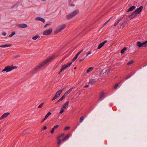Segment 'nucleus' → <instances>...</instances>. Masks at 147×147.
I'll return each mask as SVG.
<instances>
[{"label":"nucleus","mask_w":147,"mask_h":147,"mask_svg":"<svg viewBox=\"0 0 147 147\" xmlns=\"http://www.w3.org/2000/svg\"><path fill=\"white\" fill-rule=\"evenodd\" d=\"M64 136V133H62L59 135L57 137V143L58 145H59L61 144L62 141L63 142L65 140L67 139L69 137V135H67L65 138H63V139L62 140H61L60 139V138L63 137Z\"/></svg>","instance_id":"nucleus-1"},{"label":"nucleus","mask_w":147,"mask_h":147,"mask_svg":"<svg viewBox=\"0 0 147 147\" xmlns=\"http://www.w3.org/2000/svg\"><path fill=\"white\" fill-rule=\"evenodd\" d=\"M143 8V7L142 6L140 7L139 8H138L131 15H130L129 17L131 19H132L135 16H136L142 10Z\"/></svg>","instance_id":"nucleus-2"},{"label":"nucleus","mask_w":147,"mask_h":147,"mask_svg":"<svg viewBox=\"0 0 147 147\" xmlns=\"http://www.w3.org/2000/svg\"><path fill=\"white\" fill-rule=\"evenodd\" d=\"M53 58V56L43 61L39 65H37V67H38L39 69H40L42 68L45 65L49 63V62H50V61H51V60Z\"/></svg>","instance_id":"nucleus-3"},{"label":"nucleus","mask_w":147,"mask_h":147,"mask_svg":"<svg viewBox=\"0 0 147 147\" xmlns=\"http://www.w3.org/2000/svg\"><path fill=\"white\" fill-rule=\"evenodd\" d=\"M17 68V67L14 66L13 65L7 66L5 67V68L1 71V72L5 71L6 72H10L13 69H16Z\"/></svg>","instance_id":"nucleus-4"},{"label":"nucleus","mask_w":147,"mask_h":147,"mask_svg":"<svg viewBox=\"0 0 147 147\" xmlns=\"http://www.w3.org/2000/svg\"><path fill=\"white\" fill-rule=\"evenodd\" d=\"M65 24H62L56 27L54 31L55 33H57L64 29L66 27Z\"/></svg>","instance_id":"nucleus-5"},{"label":"nucleus","mask_w":147,"mask_h":147,"mask_svg":"<svg viewBox=\"0 0 147 147\" xmlns=\"http://www.w3.org/2000/svg\"><path fill=\"white\" fill-rule=\"evenodd\" d=\"M137 46H138L139 47H144L147 46V40L143 43H141L140 41L138 42H137Z\"/></svg>","instance_id":"nucleus-6"},{"label":"nucleus","mask_w":147,"mask_h":147,"mask_svg":"<svg viewBox=\"0 0 147 147\" xmlns=\"http://www.w3.org/2000/svg\"><path fill=\"white\" fill-rule=\"evenodd\" d=\"M52 28H50L49 29L45 31L43 33V34L45 35L50 34L52 33Z\"/></svg>","instance_id":"nucleus-7"},{"label":"nucleus","mask_w":147,"mask_h":147,"mask_svg":"<svg viewBox=\"0 0 147 147\" xmlns=\"http://www.w3.org/2000/svg\"><path fill=\"white\" fill-rule=\"evenodd\" d=\"M17 27L20 28H26L28 27V25L25 24H17L16 25Z\"/></svg>","instance_id":"nucleus-8"},{"label":"nucleus","mask_w":147,"mask_h":147,"mask_svg":"<svg viewBox=\"0 0 147 147\" xmlns=\"http://www.w3.org/2000/svg\"><path fill=\"white\" fill-rule=\"evenodd\" d=\"M35 20L37 21H40L44 23L45 22V20L44 19L40 17H37L35 18Z\"/></svg>","instance_id":"nucleus-9"},{"label":"nucleus","mask_w":147,"mask_h":147,"mask_svg":"<svg viewBox=\"0 0 147 147\" xmlns=\"http://www.w3.org/2000/svg\"><path fill=\"white\" fill-rule=\"evenodd\" d=\"M10 114L8 112L4 113L0 118V120H1L7 117Z\"/></svg>","instance_id":"nucleus-10"},{"label":"nucleus","mask_w":147,"mask_h":147,"mask_svg":"<svg viewBox=\"0 0 147 147\" xmlns=\"http://www.w3.org/2000/svg\"><path fill=\"white\" fill-rule=\"evenodd\" d=\"M79 12V10L78 9H76L71 13L73 17L75 16L78 14Z\"/></svg>","instance_id":"nucleus-11"},{"label":"nucleus","mask_w":147,"mask_h":147,"mask_svg":"<svg viewBox=\"0 0 147 147\" xmlns=\"http://www.w3.org/2000/svg\"><path fill=\"white\" fill-rule=\"evenodd\" d=\"M39 69L37 66L31 70V72L32 74H35Z\"/></svg>","instance_id":"nucleus-12"},{"label":"nucleus","mask_w":147,"mask_h":147,"mask_svg":"<svg viewBox=\"0 0 147 147\" xmlns=\"http://www.w3.org/2000/svg\"><path fill=\"white\" fill-rule=\"evenodd\" d=\"M107 42V40L104 41L102 43H100V44L98 47H97L98 49H100Z\"/></svg>","instance_id":"nucleus-13"},{"label":"nucleus","mask_w":147,"mask_h":147,"mask_svg":"<svg viewBox=\"0 0 147 147\" xmlns=\"http://www.w3.org/2000/svg\"><path fill=\"white\" fill-rule=\"evenodd\" d=\"M73 17V15L71 13L67 15L66 16V18L67 20H70Z\"/></svg>","instance_id":"nucleus-14"},{"label":"nucleus","mask_w":147,"mask_h":147,"mask_svg":"<svg viewBox=\"0 0 147 147\" xmlns=\"http://www.w3.org/2000/svg\"><path fill=\"white\" fill-rule=\"evenodd\" d=\"M62 91V90H59L56 92V94L55 96L57 98L60 95Z\"/></svg>","instance_id":"nucleus-15"},{"label":"nucleus","mask_w":147,"mask_h":147,"mask_svg":"<svg viewBox=\"0 0 147 147\" xmlns=\"http://www.w3.org/2000/svg\"><path fill=\"white\" fill-rule=\"evenodd\" d=\"M69 103V102L67 101L65 103L63 106L61 107L63 109H67L68 107V105Z\"/></svg>","instance_id":"nucleus-16"},{"label":"nucleus","mask_w":147,"mask_h":147,"mask_svg":"<svg viewBox=\"0 0 147 147\" xmlns=\"http://www.w3.org/2000/svg\"><path fill=\"white\" fill-rule=\"evenodd\" d=\"M67 68L66 67L65 65H63L59 73V74H60L61 72L64 71Z\"/></svg>","instance_id":"nucleus-17"},{"label":"nucleus","mask_w":147,"mask_h":147,"mask_svg":"<svg viewBox=\"0 0 147 147\" xmlns=\"http://www.w3.org/2000/svg\"><path fill=\"white\" fill-rule=\"evenodd\" d=\"M73 87H72L70 88V89H69L64 94V96L65 97L68 94H69L71 92V91L72 90L73 88Z\"/></svg>","instance_id":"nucleus-18"},{"label":"nucleus","mask_w":147,"mask_h":147,"mask_svg":"<svg viewBox=\"0 0 147 147\" xmlns=\"http://www.w3.org/2000/svg\"><path fill=\"white\" fill-rule=\"evenodd\" d=\"M94 69V68L93 67H90L87 70L86 73L88 74L90 73Z\"/></svg>","instance_id":"nucleus-19"},{"label":"nucleus","mask_w":147,"mask_h":147,"mask_svg":"<svg viewBox=\"0 0 147 147\" xmlns=\"http://www.w3.org/2000/svg\"><path fill=\"white\" fill-rule=\"evenodd\" d=\"M104 96V93L103 92H101L100 95L99 100H101L103 99Z\"/></svg>","instance_id":"nucleus-20"},{"label":"nucleus","mask_w":147,"mask_h":147,"mask_svg":"<svg viewBox=\"0 0 147 147\" xmlns=\"http://www.w3.org/2000/svg\"><path fill=\"white\" fill-rule=\"evenodd\" d=\"M11 45V44H7V45H0V47L5 48L6 47H10Z\"/></svg>","instance_id":"nucleus-21"},{"label":"nucleus","mask_w":147,"mask_h":147,"mask_svg":"<svg viewBox=\"0 0 147 147\" xmlns=\"http://www.w3.org/2000/svg\"><path fill=\"white\" fill-rule=\"evenodd\" d=\"M98 81L97 79H91L90 80L89 82L90 83H91L92 84H94L96 82Z\"/></svg>","instance_id":"nucleus-22"},{"label":"nucleus","mask_w":147,"mask_h":147,"mask_svg":"<svg viewBox=\"0 0 147 147\" xmlns=\"http://www.w3.org/2000/svg\"><path fill=\"white\" fill-rule=\"evenodd\" d=\"M136 8L135 6H132L130 7L128 10H127V12H128L133 10Z\"/></svg>","instance_id":"nucleus-23"},{"label":"nucleus","mask_w":147,"mask_h":147,"mask_svg":"<svg viewBox=\"0 0 147 147\" xmlns=\"http://www.w3.org/2000/svg\"><path fill=\"white\" fill-rule=\"evenodd\" d=\"M123 19V18H120L119 20H118L115 23L114 26H116L119 23L120 20H121Z\"/></svg>","instance_id":"nucleus-24"},{"label":"nucleus","mask_w":147,"mask_h":147,"mask_svg":"<svg viewBox=\"0 0 147 147\" xmlns=\"http://www.w3.org/2000/svg\"><path fill=\"white\" fill-rule=\"evenodd\" d=\"M40 36H39L38 35H36L35 36H33L32 37V39L34 40H36L38 38H39Z\"/></svg>","instance_id":"nucleus-25"},{"label":"nucleus","mask_w":147,"mask_h":147,"mask_svg":"<svg viewBox=\"0 0 147 147\" xmlns=\"http://www.w3.org/2000/svg\"><path fill=\"white\" fill-rule=\"evenodd\" d=\"M51 113H50V112H49L48 113L45 115V119H46L47 117L51 114Z\"/></svg>","instance_id":"nucleus-26"},{"label":"nucleus","mask_w":147,"mask_h":147,"mask_svg":"<svg viewBox=\"0 0 147 147\" xmlns=\"http://www.w3.org/2000/svg\"><path fill=\"white\" fill-rule=\"evenodd\" d=\"M16 34V32H13L10 34L9 35V37H11L13 36L14 35Z\"/></svg>","instance_id":"nucleus-27"},{"label":"nucleus","mask_w":147,"mask_h":147,"mask_svg":"<svg viewBox=\"0 0 147 147\" xmlns=\"http://www.w3.org/2000/svg\"><path fill=\"white\" fill-rule=\"evenodd\" d=\"M127 48L126 47H124L123 48L121 51V53H124V52L125 51L127 50Z\"/></svg>","instance_id":"nucleus-28"},{"label":"nucleus","mask_w":147,"mask_h":147,"mask_svg":"<svg viewBox=\"0 0 147 147\" xmlns=\"http://www.w3.org/2000/svg\"><path fill=\"white\" fill-rule=\"evenodd\" d=\"M65 97V96L64 95L61 98H60L57 101V102H56V103H58V102H59L62 100Z\"/></svg>","instance_id":"nucleus-29"},{"label":"nucleus","mask_w":147,"mask_h":147,"mask_svg":"<svg viewBox=\"0 0 147 147\" xmlns=\"http://www.w3.org/2000/svg\"><path fill=\"white\" fill-rule=\"evenodd\" d=\"M84 117L83 116H82L81 117L80 119V123H82L84 120Z\"/></svg>","instance_id":"nucleus-30"},{"label":"nucleus","mask_w":147,"mask_h":147,"mask_svg":"<svg viewBox=\"0 0 147 147\" xmlns=\"http://www.w3.org/2000/svg\"><path fill=\"white\" fill-rule=\"evenodd\" d=\"M105 71L107 73H108L111 71V68H109L105 70Z\"/></svg>","instance_id":"nucleus-31"},{"label":"nucleus","mask_w":147,"mask_h":147,"mask_svg":"<svg viewBox=\"0 0 147 147\" xmlns=\"http://www.w3.org/2000/svg\"><path fill=\"white\" fill-rule=\"evenodd\" d=\"M134 62V61L133 60H131L129 61L128 63H127V65H130L132 63H133Z\"/></svg>","instance_id":"nucleus-32"},{"label":"nucleus","mask_w":147,"mask_h":147,"mask_svg":"<svg viewBox=\"0 0 147 147\" xmlns=\"http://www.w3.org/2000/svg\"><path fill=\"white\" fill-rule=\"evenodd\" d=\"M72 62H71L69 63H68L67 64L65 65L66 67H67V68L69 67L72 63Z\"/></svg>","instance_id":"nucleus-33"},{"label":"nucleus","mask_w":147,"mask_h":147,"mask_svg":"<svg viewBox=\"0 0 147 147\" xmlns=\"http://www.w3.org/2000/svg\"><path fill=\"white\" fill-rule=\"evenodd\" d=\"M121 24V26L123 27L127 25V23L126 22H124L123 23V24Z\"/></svg>","instance_id":"nucleus-34"},{"label":"nucleus","mask_w":147,"mask_h":147,"mask_svg":"<svg viewBox=\"0 0 147 147\" xmlns=\"http://www.w3.org/2000/svg\"><path fill=\"white\" fill-rule=\"evenodd\" d=\"M55 129L53 127L52 128L51 130L50 131L51 133V134L53 133Z\"/></svg>","instance_id":"nucleus-35"},{"label":"nucleus","mask_w":147,"mask_h":147,"mask_svg":"<svg viewBox=\"0 0 147 147\" xmlns=\"http://www.w3.org/2000/svg\"><path fill=\"white\" fill-rule=\"evenodd\" d=\"M70 127L69 126H67L64 129V130H66L69 129L70 128Z\"/></svg>","instance_id":"nucleus-36"},{"label":"nucleus","mask_w":147,"mask_h":147,"mask_svg":"<svg viewBox=\"0 0 147 147\" xmlns=\"http://www.w3.org/2000/svg\"><path fill=\"white\" fill-rule=\"evenodd\" d=\"M83 51V50H81L79 52H78L77 54H76V55L77 56H78V55L82 53V51Z\"/></svg>","instance_id":"nucleus-37"},{"label":"nucleus","mask_w":147,"mask_h":147,"mask_svg":"<svg viewBox=\"0 0 147 147\" xmlns=\"http://www.w3.org/2000/svg\"><path fill=\"white\" fill-rule=\"evenodd\" d=\"M64 109H63V108H61V110H60V114H62V113H63V112H64Z\"/></svg>","instance_id":"nucleus-38"},{"label":"nucleus","mask_w":147,"mask_h":147,"mask_svg":"<svg viewBox=\"0 0 147 147\" xmlns=\"http://www.w3.org/2000/svg\"><path fill=\"white\" fill-rule=\"evenodd\" d=\"M44 103H42L40 104L38 106V108H42V105H43Z\"/></svg>","instance_id":"nucleus-39"},{"label":"nucleus","mask_w":147,"mask_h":147,"mask_svg":"<svg viewBox=\"0 0 147 147\" xmlns=\"http://www.w3.org/2000/svg\"><path fill=\"white\" fill-rule=\"evenodd\" d=\"M78 56H77L76 55L75 57L73 59V61H74L75 60L77 59V58H78Z\"/></svg>","instance_id":"nucleus-40"},{"label":"nucleus","mask_w":147,"mask_h":147,"mask_svg":"<svg viewBox=\"0 0 147 147\" xmlns=\"http://www.w3.org/2000/svg\"><path fill=\"white\" fill-rule=\"evenodd\" d=\"M2 34L4 36H5L6 35V32H2Z\"/></svg>","instance_id":"nucleus-41"},{"label":"nucleus","mask_w":147,"mask_h":147,"mask_svg":"<svg viewBox=\"0 0 147 147\" xmlns=\"http://www.w3.org/2000/svg\"><path fill=\"white\" fill-rule=\"evenodd\" d=\"M118 84H115L114 86V88H115V89H116L117 88V87H118Z\"/></svg>","instance_id":"nucleus-42"},{"label":"nucleus","mask_w":147,"mask_h":147,"mask_svg":"<svg viewBox=\"0 0 147 147\" xmlns=\"http://www.w3.org/2000/svg\"><path fill=\"white\" fill-rule=\"evenodd\" d=\"M59 127V125H56L53 128L55 129H56L57 128H58Z\"/></svg>","instance_id":"nucleus-43"},{"label":"nucleus","mask_w":147,"mask_h":147,"mask_svg":"<svg viewBox=\"0 0 147 147\" xmlns=\"http://www.w3.org/2000/svg\"><path fill=\"white\" fill-rule=\"evenodd\" d=\"M110 19H109L108 21L107 22H105V24H104V25H103V26H105L107 23H108V22H109V21L110 20Z\"/></svg>","instance_id":"nucleus-44"},{"label":"nucleus","mask_w":147,"mask_h":147,"mask_svg":"<svg viewBox=\"0 0 147 147\" xmlns=\"http://www.w3.org/2000/svg\"><path fill=\"white\" fill-rule=\"evenodd\" d=\"M92 53V52L90 51H89V52H88V53H87V54L89 55L90 54H91Z\"/></svg>","instance_id":"nucleus-45"},{"label":"nucleus","mask_w":147,"mask_h":147,"mask_svg":"<svg viewBox=\"0 0 147 147\" xmlns=\"http://www.w3.org/2000/svg\"><path fill=\"white\" fill-rule=\"evenodd\" d=\"M57 98L56 97V96H54V97H53V98L52 99V100H54L55 99H56Z\"/></svg>","instance_id":"nucleus-46"},{"label":"nucleus","mask_w":147,"mask_h":147,"mask_svg":"<svg viewBox=\"0 0 147 147\" xmlns=\"http://www.w3.org/2000/svg\"><path fill=\"white\" fill-rule=\"evenodd\" d=\"M47 129V127L46 126H44L43 128V129L45 130L46 129Z\"/></svg>","instance_id":"nucleus-47"},{"label":"nucleus","mask_w":147,"mask_h":147,"mask_svg":"<svg viewBox=\"0 0 147 147\" xmlns=\"http://www.w3.org/2000/svg\"><path fill=\"white\" fill-rule=\"evenodd\" d=\"M48 26H47V25L46 24L44 26V28H46Z\"/></svg>","instance_id":"nucleus-48"},{"label":"nucleus","mask_w":147,"mask_h":147,"mask_svg":"<svg viewBox=\"0 0 147 147\" xmlns=\"http://www.w3.org/2000/svg\"><path fill=\"white\" fill-rule=\"evenodd\" d=\"M84 59H80V62H81V61H82L84 60Z\"/></svg>","instance_id":"nucleus-49"},{"label":"nucleus","mask_w":147,"mask_h":147,"mask_svg":"<svg viewBox=\"0 0 147 147\" xmlns=\"http://www.w3.org/2000/svg\"><path fill=\"white\" fill-rule=\"evenodd\" d=\"M88 55H89L87 54L86 55V56L85 57H84V59H85L86 57H87Z\"/></svg>","instance_id":"nucleus-50"},{"label":"nucleus","mask_w":147,"mask_h":147,"mask_svg":"<svg viewBox=\"0 0 147 147\" xmlns=\"http://www.w3.org/2000/svg\"><path fill=\"white\" fill-rule=\"evenodd\" d=\"M88 87V85H86L84 87V88H87Z\"/></svg>","instance_id":"nucleus-51"},{"label":"nucleus","mask_w":147,"mask_h":147,"mask_svg":"<svg viewBox=\"0 0 147 147\" xmlns=\"http://www.w3.org/2000/svg\"><path fill=\"white\" fill-rule=\"evenodd\" d=\"M20 57V55H18L16 56V57Z\"/></svg>","instance_id":"nucleus-52"},{"label":"nucleus","mask_w":147,"mask_h":147,"mask_svg":"<svg viewBox=\"0 0 147 147\" xmlns=\"http://www.w3.org/2000/svg\"><path fill=\"white\" fill-rule=\"evenodd\" d=\"M46 119H45V118H44V119L42 120V122H43Z\"/></svg>","instance_id":"nucleus-53"},{"label":"nucleus","mask_w":147,"mask_h":147,"mask_svg":"<svg viewBox=\"0 0 147 147\" xmlns=\"http://www.w3.org/2000/svg\"><path fill=\"white\" fill-rule=\"evenodd\" d=\"M130 77V76H128V77H127L126 78V79H127L128 78H129Z\"/></svg>","instance_id":"nucleus-54"},{"label":"nucleus","mask_w":147,"mask_h":147,"mask_svg":"<svg viewBox=\"0 0 147 147\" xmlns=\"http://www.w3.org/2000/svg\"><path fill=\"white\" fill-rule=\"evenodd\" d=\"M46 25H47V26H48V25H49L50 24H46Z\"/></svg>","instance_id":"nucleus-55"},{"label":"nucleus","mask_w":147,"mask_h":147,"mask_svg":"<svg viewBox=\"0 0 147 147\" xmlns=\"http://www.w3.org/2000/svg\"><path fill=\"white\" fill-rule=\"evenodd\" d=\"M76 67H75L74 68V69H76Z\"/></svg>","instance_id":"nucleus-56"},{"label":"nucleus","mask_w":147,"mask_h":147,"mask_svg":"<svg viewBox=\"0 0 147 147\" xmlns=\"http://www.w3.org/2000/svg\"><path fill=\"white\" fill-rule=\"evenodd\" d=\"M74 5H73L72 6H74Z\"/></svg>","instance_id":"nucleus-57"},{"label":"nucleus","mask_w":147,"mask_h":147,"mask_svg":"<svg viewBox=\"0 0 147 147\" xmlns=\"http://www.w3.org/2000/svg\"><path fill=\"white\" fill-rule=\"evenodd\" d=\"M145 66V65H144L143 67H144Z\"/></svg>","instance_id":"nucleus-58"}]
</instances>
